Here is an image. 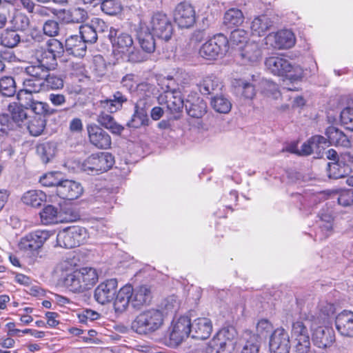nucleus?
<instances>
[{"mask_svg":"<svg viewBox=\"0 0 353 353\" xmlns=\"http://www.w3.org/2000/svg\"><path fill=\"white\" fill-rule=\"evenodd\" d=\"M269 347L270 353H290V336L285 329L274 330L270 336Z\"/></svg>","mask_w":353,"mask_h":353,"instance_id":"dca6fc26","label":"nucleus"},{"mask_svg":"<svg viewBox=\"0 0 353 353\" xmlns=\"http://www.w3.org/2000/svg\"><path fill=\"white\" fill-rule=\"evenodd\" d=\"M191 321L188 316H180L173 321L168 345L171 347L179 346L186 338L191 336Z\"/></svg>","mask_w":353,"mask_h":353,"instance_id":"6e6552de","label":"nucleus"},{"mask_svg":"<svg viewBox=\"0 0 353 353\" xmlns=\"http://www.w3.org/2000/svg\"><path fill=\"white\" fill-rule=\"evenodd\" d=\"M50 234L46 230H35L22 237L19 242L21 250L38 252L44 243L50 238Z\"/></svg>","mask_w":353,"mask_h":353,"instance_id":"9b49d317","label":"nucleus"},{"mask_svg":"<svg viewBox=\"0 0 353 353\" xmlns=\"http://www.w3.org/2000/svg\"><path fill=\"white\" fill-rule=\"evenodd\" d=\"M56 192L63 199L74 200L82 194L83 188L78 182L65 179L58 185Z\"/></svg>","mask_w":353,"mask_h":353,"instance_id":"aec40b11","label":"nucleus"},{"mask_svg":"<svg viewBox=\"0 0 353 353\" xmlns=\"http://www.w3.org/2000/svg\"><path fill=\"white\" fill-rule=\"evenodd\" d=\"M56 148L50 142L39 144L37 147V153L43 163H48L55 155Z\"/></svg>","mask_w":353,"mask_h":353,"instance_id":"a19ab883","label":"nucleus"},{"mask_svg":"<svg viewBox=\"0 0 353 353\" xmlns=\"http://www.w3.org/2000/svg\"><path fill=\"white\" fill-rule=\"evenodd\" d=\"M265 65L268 70L278 76L287 77L291 80L301 79V74H292L294 66L286 59L281 57H270L265 61Z\"/></svg>","mask_w":353,"mask_h":353,"instance_id":"1a4fd4ad","label":"nucleus"},{"mask_svg":"<svg viewBox=\"0 0 353 353\" xmlns=\"http://www.w3.org/2000/svg\"><path fill=\"white\" fill-rule=\"evenodd\" d=\"M87 131L90 143L100 150L110 148L112 139L110 135L103 128L96 124L87 125Z\"/></svg>","mask_w":353,"mask_h":353,"instance_id":"2eb2a0df","label":"nucleus"},{"mask_svg":"<svg viewBox=\"0 0 353 353\" xmlns=\"http://www.w3.org/2000/svg\"><path fill=\"white\" fill-rule=\"evenodd\" d=\"M46 198L47 196L43 191L32 190L27 191L23 194L21 201L26 205L39 208L46 201Z\"/></svg>","mask_w":353,"mask_h":353,"instance_id":"72a5a7b5","label":"nucleus"},{"mask_svg":"<svg viewBox=\"0 0 353 353\" xmlns=\"http://www.w3.org/2000/svg\"><path fill=\"white\" fill-rule=\"evenodd\" d=\"M46 125V120L42 117L36 116L29 121L27 128L32 136L38 137L43 132Z\"/></svg>","mask_w":353,"mask_h":353,"instance_id":"de8ad7c7","label":"nucleus"},{"mask_svg":"<svg viewBox=\"0 0 353 353\" xmlns=\"http://www.w3.org/2000/svg\"><path fill=\"white\" fill-rule=\"evenodd\" d=\"M336 312L335 305L330 303H325L321 305L320 307V317L314 316L316 318V323H326L328 319L332 316ZM314 316H312V318Z\"/></svg>","mask_w":353,"mask_h":353,"instance_id":"864d4df0","label":"nucleus"},{"mask_svg":"<svg viewBox=\"0 0 353 353\" xmlns=\"http://www.w3.org/2000/svg\"><path fill=\"white\" fill-rule=\"evenodd\" d=\"M329 143L336 146L349 148L351 142L347 136L334 126H329L325 130Z\"/></svg>","mask_w":353,"mask_h":353,"instance_id":"7c9ffc66","label":"nucleus"},{"mask_svg":"<svg viewBox=\"0 0 353 353\" xmlns=\"http://www.w3.org/2000/svg\"><path fill=\"white\" fill-rule=\"evenodd\" d=\"M260 341L256 336L253 335L247 340L241 353H259Z\"/></svg>","mask_w":353,"mask_h":353,"instance_id":"338daca9","label":"nucleus"},{"mask_svg":"<svg viewBox=\"0 0 353 353\" xmlns=\"http://www.w3.org/2000/svg\"><path fill=\"white\" fill-rule=\"evenodd\" d=\"M100 4L101 11L107 15L116 16L123 10L120 0H102Z\"/></svg>","mask_w":353,"mask_h":353,"instance_id":"79ce46f5","label":"nucleus"},{"mask_svg":"<svg viewBox=\"0 0 353 353\" xmlns=\"http://www.w3.org/2000/svg\"><path fill=\"white\" fill-rule=\"evenodd\" d=\"M108 37L112 46L119 52L128 54L130 61L134 62L143 61V58L134 52V41L130 34L111 27L109 30Z\"/></svg>","mask_w":353,"mask_h":353,"instance_id":"39448f33","label":"nucleus"},{"mask_svg":"<svg viewBox=\"0 0 353 353\" xmlns=\"http://www.w3.org/2000/svg\"><path fill=\"white\" fill-rule=\"evenodd\" d=\"M117 296L114 297V308L117 313L125 312L131 304L132 286L126 285L117 292Z\"/></svg>","mask_w":353,"mask_h":353,"instance_id":"cd10ccee","label":"nucleus"},{"mask_svg":"<svg viewBox=\"0 0 353 353\" xmlns=\"http://www.w3.org/2000/svg\"><path fill=\"white\" fill-rule=\"evenodd\" d=\"M83 281L88 287L90 289L98 281V274L95 269L92 268H83L79 269Z\"/></svg>","mask_w":353,"mask_h":353,"instance_id":"13d9d810","label":"nucleus"},{"mask_svg":"<svg viewBox=\"0 0 353 353\" xmlns=\"http://www.w3.org/2000/svg\"><path fill=\"white\" fill-rule=\"evenodd\" d=\"M237 333L234 327L221 329L203 347V353H232Z\"/></svg>","mask_w":353,"mask_h":353,"instance_id":"f257e3e1","label":"nucleus"},{"mask_svg":"<svg viewBox=\"0 0 353 353\" xmlns=\"http://www.w3.org/2000/svg\"><path fill=\"white\" fill-rule=\"evenodd\" d=\"M163 314L157 309H148L138 314L132 323V329L139 334H150L163 324Z\"/></svg>","mask_w":353,"mask_h":353,"instance_id":"f03ea898","label":"nucleus"},{"mask_svg":"<svg viewBox=\"0 0 353 353\" xmlns=\"http://www.w3.org/2000/svg\"><path fill=\"white\" fill-rule=\"evenodd\" d=\"M128 101V97L121 90L113 92L110 98L99 101V107L109 113H114L123 108V105Z\"/></svg>","mask_w":353,"mask_h":353,"instance_id":"5701e85b","label":"nucleus"},{"mask_svg":"<svg viewBox=\"0 0 353 353\" xmlns=\"http://www.w3.org/2000/svg\"><path fill=\"white\" fill-rule=\"evenodd\" d=\"M211 105L213 109L219 113L226 114L232 108L230 101L223 96H216L212 99Z\"/></svg>","mask_w":353,"mask_h":353,"instance_id":"3c124183","label":"nucleus"},{"mask_svg":"<svg viewBox=\"0 0 353 353\" xmlns=\"http://www.w3.org/2000/svg\"><path fill=\"white\" fill-rule=\"evenodd\" d=\"M198 86L200 92L203 95L214 94L215 91L221 89V85L218 77L212 74L204 77Z\"/></svg>","mask_w":353,"mask_h":353,"instance_id":"473e14b6","label":"nucleus"},{"mask_svg":"<svg viewBox=\"0 0 353 353\" xmlns=\"http://www.w3.org/2000/svg\"><path fill=\"white\" fill-rule=\"evenodd\" d=\"M272 26V21L267 16L262 15L254 19L250 29L253 35L261 37L265 34Z\"/></svg>","mask_w":353,"mask_h":353,"instance_id":"e433bc0d","label":"nucleus"},{"mask_svg":"<svg viewBox=\"0 0 353 353\" xmlns=\"http://www.w3.org/2000/svg\"><path fill=\"white\" fill-rule=\"evenodd\" d=\"M158 100L159 103L165 104L172 112H180L185 104L181 92L176 90L164 92L159 97Z\"/></svg>","mask_w":353,"mask_h":353,"instance_id":"a211bd4d","label":"nucleus"},{"mask_svg":"<svg viewBox=\"0 0 353 353\" xmlns=\"http://www.w3.org/2000/svg\"><path fill=\"white\" fill-rule=\"evenodd\" d=\"M299 201L303 207L310 208L312 205L329 198L336 199L342 206L353 205V190H344L339 194L330 191L318 192H307L304 195H299Z\"/></svg>","mask_w":353,"mask_h":353,"instance_id":"7ed1b4c3","label":"nucleus"},{"mask_svg":"<svg viewBox=\"0 0 353 353\" xmlns=\"http://www.w3.org/2000/svg\"><path fill=\"white\" fill-rule=\"evenodd\" d=\"M118 282L116 279H107L94 290V297L101 305L112 302L117 294Z\"/></svg>","mask_w":353,"mask_h":353,"instance_id":"4468645a","label":"nucleus"},{"mask_svg":"<svg viewBox=\"0 0 353 353\" xmlns=\"http://www.w3.org/2000/svg\"><path fill=\"white\" fill-rule=\"evenodd\" d=\"M25 109L24 105H22L21 103L20 105L13 103L8 105V111L10 114V117L11 121L14 122V126H15V124L20 125L21 122L27 119V113Z\"/></svg>","mask_w":353,"mask_h":353,"instance_id":"ea45409f","label":"nucleus"},{"mask_svg":"<svg viewBox=\"0 0 353 353\" xmlns=\"http://www.w3.org/2000/svg\"><path fill=\"white\" fill-rule=\"evenodd\" d=\"M97 121L114 134L120 135L124 130V127L119 124L112 116L105 112L99 114Z\"/></svg>","mask_w":353,"mask_h":353,"instance_id":"c9c22d12","label":"nucleus"},{"mask_svg":"<svg viewBox=\"0 0 353 353\" xmlns=\"http://www.w3.org/2000/svg\"><path fill=\"white\" fill-rule=\"evenodd\" d=\"M12 28L16 31H25L30 25L29 18L24 14L18 13L10 20Z\"/></svg>","mask_w":353,"mask_h":353,"instance_id":"4d7b16f0","label":"nucleus"},{"mask_svg":"<svg viewBox=\"0 0 353 353\" xmlns=\"http://www.w3.org/2000/svg\"><path fill=\"white\" fill-rule=\"evenodd\" d=\"M150 28L153 34L165 41L170 39L173 33L171 21L165 14L154 13L150 21Z\"/></svg>","mask_w":353,"mask_h":353,"instance_id":"9d476101","label":"nucleus"},{"mask_svg":"<svg viewBox=\"0 0 353 353\" xmlns=\"http://www.w3.org/2000/svg\"><path fill=\"white\" fill-rule=\"evenodd\" d=\"M153 33L147 27L141 26L137 30V39L143 51L152 53L155 49V42Z\"/></svg>","mask_w":353,"mask_h":353,"instance_id":"2f4dec72","label":"nucleus"},{"mask_svg":"<svg viewBox=\"0 0 353 353\" xmlns=\"http://www.w3.org/2000/svg\"><path fill=\"white\" fill-rule=\"evenodd\" d=\"M267 42H271L274 48L287 49L295 44L294 33L289 30H282L275 34H269L266 37Z\"/></svg>","mask_w":353,"mask_h":353,"instance_id":"6ab92c4d","label":"nucleus"},{"mask_svg":"<svg viewBox=\"0 0 353 353\" xmlns=\"http://www.w3.org/2000/svg\"><path fill=\"white\" fill-rule=\"evenodd\" d=\"M59 174L56 172H50L44 174L40 178L39 182L46 187H56L57 190L58 185L61 183L62 180L57 178Z\"/></svg>","mask_w":353,"mask_h":353,"instance_id":"69168bd1","label":"nucleus"},{"mask_svg":"<svg viewBox=\"0 0 353 353\" xmlns=\"http://www.w3.org/2000/svg\"><path fill=\"white\" fill-rule=\"evenodd\" d=\"M239 51V56L244 64L256 63L261 57V51L255 43H249L240 46Z\"/></svg>","mask_w":353,"mask_h":353,"instance_id":"c85d7f7f","label":"nucleus"},{"mask_svg":"<svg viewBox=\"0 0 353 353\" xmlns=\"http://www.w3.org/2000/svg\"><path fill=\"white\" fill-rule=\"evenodd\" d=\"M312 318L314 322L311 324V328L313 330L312 339L314 345L321 349L330 347L335 341L334 331L327 326L320 325L315 327L318 323H316V318Z\"/></svg>","mask_w":353,"mask_h":353,"instance_id":"ddd939ff","label":"nucleus"},{"mask_svg":"<svg viewBox=\"0 0 353 353\" xmlns=\"http://www.w3.org/2000/svg\"><path fill=\"white\" fill-rule=\"evenodd\" d=\"M339 332L345 336H353V312L344 310L337 315L335 321Z\"/></svg>","mask_w":353,"mask_h":353,"instance_id":"a878e982","label":"nucleus"},{"mask_svg":"<svg viewBox=\"0 0 353 353\" xmlns=\"http://www.w3.org/2000/svg\"><path fill=\"white\" fill-rule=\"evenodd\" d=\"M191 337L199 340L208 339L212 332V323L210 319L197 318L191 322Z\"/></svg>","mask_w":353,"mask_h":353,"instance_id":"4be33fe9","label":"nucleus"},{"mask_svg":"<svg viewBox=\"0 0 353 353\" xmlns=\"http://www.w3.org/2000/svg\"><path fill=\"white\" fill-rule=\"evenodd\" d=\"M23 89L17 93V99H23L25 97H32V93L45 92V83L43 79L29 77L23 80Z\"/></svg>","mask_w":353,"mask_h":353,"instance_id":"393cba45","label":"nucleus"},{"mask_svg":"<svg viewBox=\"0 0 353 353\" xmlns=\"http://www.w3.org/2000/svg\"><path fill=\"white\" fill-rule=\"evenodd\" d=\"M152 299L151 287L147 285H141L132 288L131 305L136 310L149 305Z\"/></svg>","mask_w":353,"mask_h":353,"instance_id":"412c9836","label":"nucleus"},{"mask_svg":"<svg viewBox=\"0 0 353 353\" xmlns=\"http://www.w3.org/2000/svg\"><path fill=\"white\" fill-rule=\"evenodd\" d=\"M87 236L85 228L74 226L60 231L57 236V243L60 247L70 249L83 243Z\"/></svg>","mask_w":353,"mask_h":353,"instance_id":"0eeeda50","label":"nucleus"},{"mask_svg":"<svg viewBox=\"0 0 353 353\" xmlns=\"http://www.w3.org/2000/svg\"><path fill=\"white\" fill-rule=\"evenodd\" d=\"M57 58L46 49L40 54L37 62L48 67L51 70L56 69L57 66Z\"/></svg>","mask_w":353,"mask_h":353,"instance_id":"bf43d9fd","label":"nucleus"},{"mask_svg":"<svg viewBox=\"0 0 353 353\" xmlns=\"http://www.w3.org/2000/svg\"><path fill=\"white\" fill-rule=\"evenodd\" d=\"M14 128V122L7 114H0V135L8 134Z\"/></svg>","mask_w":353,"mask_h":353,"instance_id":"774afa93","label":"nucleus"},{"mask_svg":"<svg viewBox=\"0 0 353 353\" xmlns=\"http://www.w3.org/2000/svg\"><path fill=\"white\" fill-rule=\"evenodd\" d=\"M17 92L16 83L13 77H4L0 79V93L6 97H12Z\"/></svg>","mask_w":353,"mask_h":353,"instance_id":"09e8293b","label":"nucleus"},{"mask_svg":"<svg viewBox=\"0 0 353 353\" xmlns=\"http://www.w3.org/2000/svg\"><path fill=\"white\" fill-rule=\"evenodd\" d=\"M174 20L181 28L192 27L196 22L194 8L187 1L179 3L174 11Z\"/></svg>","mask_w":353,"mask_h":353,"instance_id":"f8f14e48","label":"nucleus"},{"mask_svg":"<svg viewBox=\"0 0 353 353\" xmlns=\"http://www.w3.org/2000/svg\"><path fill=\"white\" fill-rule=\"evenodd\" d=\"M52 13L57 17L61 24H79L85 19V12L83 9H54Z\"/></svg>","mask_w":353,"mask_h":353,"instance_id":"f3484780","label":"nucleus"},{"mask_svg":"<svg viewBox=\"0 0 353 353\" xmlns=\"http://www.w3.org/2000/svg\"><path fill=\"white\" fill-rule=\"evenodd\" d=\"M77 276L75 270L67 274L63 279V284L70 291L74 293L82 292V287Z\"/></svg>","mask_w":353,"mask_h":353,"instance_id":"603ef678","label":"nucleus"},{"mask_svg":"<svg viewBox=\"0 0 353 353\" xmlns=\"http://www.w3.org/2000/svg\"><path fill=\"white\" fill-rule=\"evenodd\" d=\"M341 124L347 130L353 131V108H344L340 115Z\"/></svg>","mask_w":353,"mask_h":353,"instance_id":"0e129e2a","label":"nucleus"},{"mask_svg":"<svg viewBox=\"0 0 353 353\" xmlns=\"http://www.w3.org/2000/svg\"><path fill=\"white\" fill-rule=\"evenodd\" d=\"M79 29L80 37L85 45L97 42L98 39L97 33H96V30L91 23L90 24L81 25Z\"/></svg>","mask_w":353,"mask_h":353,"instance_id":"49530a36","label":"nucleus"},{"mask_svg":"<svg viewBox=\"0 0 353 353\" xmlns=\"http://www.w3.org/2000/svg\"><path fill=\"white\" fill-rule=\"evenodd\" d=\"M114 157L110 152H99L88 157L81 164V170L88 174L98 175L111 169Z\"/></svg>","mask_w":353,"mask_h":353,"instance_id":"20e7f679","label":"nucleus"},{"mask_svg":"<svg viewBox=\"0 0 353 353\" xmlns=\"http://www.w3.org/2000/svg\"><path fill=\"white\" fill-rule=\"evenodd\" d=\"M58 208L52 205H46L40 212L41 221L45 225L56 223L58 220Z\"/></svg>","mask_w":353,"mask_h":353,"instance_id":"a18cd8bd","label":"nucleus"},{"mask_svg":"<svg viewBox=\"0 0 353 353\" xmlns=\"http://www.w3.org/2000/svg\"><path fill=\"white\" fill-rule=\"evenodd\" d=\"M185 108L187 114L192 118H201L206 112V104L203 101L198 103H190L186 101Z\"/></svg>","mask_w":353,"mask_h":353,"instance_id":"c03bdc74","label":"nucleus"},{"mask_svg":"<svg viewBox=\"0 0 353 353\" xmlns=\"http://www.w3.org/2000/svg\"><path fill=\"white\" fill-rule=\"evenodd\" d=\"M150 123V121L145 108H141L136 103L134 108V113L128 121L127 126L132 128H139L148 126Z\"/></svg>","mask_w":353,"mask_h":353,"instance_id":"c756f323","label":"nucleus"},{"mask_svg":"<svg viewBox=\"0 0 353 353\" xmlns=\"http://www.w3.org/2000/svg\"><path fill=\"white\" fill-rule=\"evenodd\" d=\"M313 320V318L312 319H299L293 322L292 325V337L293 340L310 338L307 326L311 327V324L314 322Z\"/></svg>","mask_w":353,"mask_h":353,"instance_id":"f704fd0d","label":"nucleus"},{"mask_svg":"<svg viewBox=\"0 0 353 353\" xmlns=\"http://www.w3.org/2000/svg\"><path fill=\"white\" fill-rule=\"evenodd\" d=\"M244 17L243 12L235 8L228 10L223 17V23L229 28L234 26H239L243 22Z\"/></svg>","mask_w":353,"mask_h":353,"instance_id":"58836bf2","label":"nucleus"},{"mask_svg":"<svg viewBox=\"0 0 353 353\" xmlns=\"http://www.w3.org/2000/svg\"><path fill=\"white\" fill-rule=\"evenodd\" d=\"M42 30L43 34L46 36L52 38L55 37L59 34V22L54 19H48L44 22Z\"/></svg>","mask_w":353,"mask_h":353,"instance_id":"680f3d73","label":"nucleus"},{"mask_svg":"<svg viewBox=\"0 0 353 353\" xmlns=\"http://www.w3.org/2000/svg\"><path fill=\"white\" fill-rule=\"evenodd\" d=\"M50 71L51 70L48 68V67L38 62L27 66L25 69L26 73L29 77L43 80L48 77L47 75Z\"/></svg>","mask_w":353,"mask_h":353,"instance_id":"37998d69","label":"nucleus"},{"mask_svg":"<svg viewBox=\"0 0 353 353\" xmlns=\"http://www.w3.org/2000/svg\"><path fill=\"white\" fill-rule=\"evenodd\" d=\"M47 76L44 79L45 91L61 90L63 88L64 81L61 75L54 73L51 74L49 72Z\"/></svg>","mask_w":353,"mask_h":353,"instance_id":"8fccbe9b","label":"nucleus"},{"mask_svg":"<svg viewBox=\"0 0 353 353\" xmlns=\"http://www.w3.org/2000/svg\"><path fill=\"white\" fill-rule=\"evenodd\" d=\"M257 338L266 339L274 332L272 324L267 319H261L256 324Z\"/></svg>","mask_w":353,"mask_h":353,"instance_id":"052dcab7","label":"nucleus"},{"mask_svg":"<svg viewBox=\"0 0 353 353\" xmlns=\"http://www.w3.org/2000/svg\"><path fill=\"white\" fill-rule=\"evenodd\" d=\"M65 48L69 54L78 57H83L87 50V45L85 44L80 35L77 34H71L66 37Z\"/></svg>","mask_w":353,"mask_h":353,"instance_id":"bb28decb","label":"nucleus"},{"mask_svg":"<svg viewBox=\"0 0 353 353\" xmlns=\"http://www.w3.org/2000/svg\"><path fill=\"white\" fill-rule=\"evenodd\" d=\"M248 33L243 29H236L232 31L228 41L231 45L236 46H243V44L248 43Z\"/></svg>","mask_w":353,"mask_h":353,"instance_id":"6e6d98bb","label":"nucleus"},{"mask_svg":"<svg viewBox=\"0 0 353 353\" xmlns=\"http://www.w3.org/2000/svg\"><path fill=\"white\" fill-rule=\"evenodd\" d=\"M46 49L57 58H59L63 55L65 51V43H63L57 39L52 38L47 41Z\"/></svg>","mask_w":353,"mask_h":353,"instance_id":"5fc2aeb1","label":"nucleus"},{"mask_svg":"<svg viewBox=\"0 0 353 353\" xmlns=\"http://www.w3.org/2000/svg\"><path fill=\"white\" fill-rule=\"evenodd\" d=\"M228 38L223 34H219L210 39L200 48L199 55L208 60H214L219 55L225 54L229 48Z\"/></svg>","mask_w":353,"mask_h":353,"instance_id":"423d86ee","label":"nucleus"},{"mask_svg":"<svg viewBox=\"0 0 353 353\" xmlns=\"http://www.w3.org/2000/svg\"><path fill=\"white\" fill-rule=\"evenodd\" d=\"M21 41V35L13 28L5 29L0 35L1 44L9 48H13Z\"/></svg>","mask_w":353,"mask_h":353,"instance_id":"4c0bfd02","label":"nucleus"},{"mask_svg":"<svg viewBox=\"0 0 353 353\" xmlns=\"http://www.w3.org/2000/svg\"><path fill=\"white\" fill-rule=\"evenodd\" d=\"M19 103L24 105L26 109H30L36 114L41 116H51L59 111L51 108L47 103L36 101L32 97H25L23 99H18Z\"/></svg>","mask_w":353,"mask_h":353,"instance_id":"b1692460","label":"nucleus"},{"mask_svg":"<svg viewBox=\"0 0 353 353\" xmlns=\"http://www.w3.org/2000/svg\"><path fill=\"white\" fill-rule=\"evenodd\" d=\"M332 232L333 224L319 222V228L315 233L314 241H323L330 236Z\"/></svg>","mask_w":353,"mask_h":353,"instance_id":"e2e57ef3","label":"nucleus"}]
</instances>
